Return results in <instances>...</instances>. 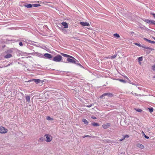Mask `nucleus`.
Here are the masks:
<instances>
[{
  "label": "nucleus",
  "mask_w": 155,
  "mask_h": 155,
  "mask_svg": "<svg viewBox=\"0 0 155 155\" xmlns=\"http://www.w3.org/2000/svg\"><path fill=\"white\" fill-rule=\"evenodd\" d=\"M12 57V54H7L6 55H5L4 58H10Z\"/></svg>",
  "instance_id": "nucleus-12"
},
{
  "label": "nucleus",
  "mask_w": 155,
  "mask_h": 155,
  "mask_svg": "<svg viewBox=\"0 0 155 155\" xmlns=\"http://www.w3.org/2000/svg\"><path fill=\"white\" fill-rule=\"evenodd\" d=\"M80 24L81 25L83 26H90V24L89 23L87 22H80Z\"/></svg>",
  "instance_id": "nucleus-7"
},
{
  "label": "nucleus",
  "mask_w": 155,
  "mask_h": 155,
  "mask_svg": "<svg viewBox=\"0 0 155 155\" xmlns=\"http://www.w3.org/2000/svg\"><path fill=\"white\" fill-rule=\"evenodd\" d=\"M34 81L37 84L39 83L40 81V80L39 79H34Z\"/></svg>",
  "instance_id": "nucleus-17"
},
{
  "label": "nucleus",
  "mask_w": 155,
  "mask_h": 155,
  "mask_svg": "<svg viewBox=\"0 0 155 155\" xmlns=\"http://www.w3.org/2000/svg\"><path fill=\"white\" fill-rule=\"evenodd\" d=\"M94 105V104H91L89 105H86V106H85L86 107H92V106H93Z\"/></svg>",
  "instance_id": "nucleus-28"
},
{
  "label": "nucleus",
  "mask_w": 155,
  "mask_h": 155,
  "mask_svg": "<svg viewBox=\"0 0 155 155\" xmlns=\"http://www.w3.org/2000/svg\"><path fill=\"white\" fill-rule=\"evenodd\" d=\"M63 26H64L65 28H68V25L67 23L65 22H63L61 23Z\"/></svg>",
  "instance_id": "nucleus-10"
},
{
  "label": "nucleus",
  "mask_w": 155,
  "mask_h": 155,
  "mask_svg": "<svg viewBox=\"0 0 155 155\" xmlns=\"http://www.w3.org/2000/svg\"><path fill=\"white\" fill-rule=\"evenodd\" d=\"M117 80L121 82H122L124 83H126V81L125 80L121 79H117Z\"/></svg>",
  "instance_id": "nucleus-18"
},
{
  "label": "nucleus",
  "mask_w": 155,
  "mask_h": 155,
  "mask_svg": "<svg viewBox=\"0 0 155 155\" xmlns=\"http://www.w3.org/2000/svg\"><path fill=\"white\" fill-rule=\"evenodd\" d=\"M82 121L84 123L86 124H88V122L85 119H83L82 120Z\"/></svg>",
  "instance_id": "nucleus-16"
},
{
  "label": "nucleus",
  "mask_w": 155,
  "mask_h": 155,
  "mask_svg": "<svg viewBox=\"0 0 155 155\" xmlns=\"http://www.w3.org/2000/svg\"><path fill=\"white\" fill-rule=\"evenodd\" d=\"M125 136H124L123 137V138H122V139L124 140L125 139Z\"/></svg>",
  "instance_id": "nucleus-46"
},
{
  "label": "nucleus",
  "mask_w": 155,
  "mask_h": 155,
  "mask_svg": "<svg viewBox=\"0 0 155 155\" xmlns=\"http://www.w3.org/2000/svg\"><path fill=\"white\" fill-rule=\"evenodd\" d=\"M144 39L145 40V41H147V42H149V43H151L152 41H151V40H148V39H147V38H144Z\"/></svg>",
  "instance_id": "nucleus-22"
},
{
  "label": "nucleus",
  "mask_w": 155,
  "mask_h": 155,
  "mask_svg": "<svg viewBox=\"0 0 155 155\" xmlns=\"http://www.w3.org/2000/svg\"><path fill=\"white\" fill-rule=\"evenodd\" d=\"M134 32H132H132H130V34H134Z\"/></svg>",
  "instance_id": "nucleus-43"
},
{
  "label": "nucleus",
  "mask_w": 155,
  "mask_h": 155,
  "mask_svg": "<svg viewBox=\"0 0 155 155\" xmlns=\"http://www.w3.org/2000/svg\"><path fill=\"white\" fill-rule=\"evenodd\" d=\"M33 6L34 7H37L38 6H40L41 5L40 4H33Z\"/></svg>",
  "instance_id": "nucleus-24"
},
{
  "label": "nucleus",
  "mask_w": 155,
  "mask_h": 155,
  "mask_svg": "<svg viewBox=\"0 0 155 155\" xmlns=\"http://www.w3.org/2000/svg\"><path fill=\"white\" fill-rule=\"evenodd\" d=\"M67 61L68 62L76 64L77 65H81L79 63V62L74 57L73 58H68L67 59Z\"/></svg>",
  "instance_id": "nucleus-1"
},
{
  "label": "nucleus",
  "mask_w": 155,
  "mask_h": 155,
  "mask_svg": "<svg viewBox=\"0 0 155 155\" xmlns=\"http://www.w3.org/2000/svg\"><path fill=\"white\" fill-rule=\"evenodd\" d=\"M123 140L122 139H120V140H119V141H122Z\"/></svg>",
  "instance_id": "nucleus-44"
},
{
  "label": "nucleus",
  "mask_w": 155,
  "mask_h": 155,
  "mask_svg": "<svg viewBox=\"0 0 155 155\" xmlns=\"http://www.w3.org/2000/svg\"><path fill=\"white\" fill-rule=\"evenodd\" d=\"M8 130L2 126L0 127V133L5 134L7 132Z\"/></svg>",
  "instance_id": "nucleus-3"
},
{
  "label": "nucleus",
  "mask_w": 155,
  "mask_h": 155,
  "mask_svg": "<svg viewBox=\"0 0 155 155\" xmlns=\"http://www.w3.org/2000/svg\"><path fill=\"white\" fill-rule=\"evenodd\" d=\"M136 111L138 112H141L142 111V110L140 109H138L136 110Z\"/></svg>",
  "instance_id": "nucleus-32"
},
{
  "label": "nucleus",
  "mask_w": 155,
  "mask_h": 155,
  "mask_svg": "<svg viewBox=\"0 0 155 155\" xmlns=\"http://www.w3.org/2000/svg\"><path fill=\"white\" fill-rule=\"evenodd\" d=\"M88 28V29H90V28Z\"/></svg>",
  "instance_id": "nucleus-47"
},
{
  "label": "nucleus",
  "mask_w": 155,
  "mask_h": 155,
  "mask_svg": "<svg viewBox=\"0 0 155 155\" xmlns=\"http://www.w3.org/2000/svg\"><path fill=\"white\" fill-rule=\"evenodd\" d=\"M91 136H90L89 135H85V136H83V138H84L85 137H90Z\"/></svg>",
  "instance_id": "nucleus-33"
},
{
  "label": "nucleus",
  "mask_w": 155,
  "mask_h": 155,
  "mask_svg": "<svg viewBox=\"0 0 155 155\" xmlns=\"http://www.w3.org/2000/svg\"><path fill=\"white\" fill-rule=\"evenodd\" d=\"M44 56L48 59H50L52 58V56L50 54L45 53L44 55Z\"/></svg>",
  "instance_id": "nucleus-6"
},
{
  "label": "nucleus",
  "mask_w": 155,
  "mask_h": 155,
  "mask_svg": "<svg viewBox=\"0 0 155 155\" xmlns=\"http://www.w3.org/2000/svg\"><path fill=\"white\" fill-rule=\"evenodd\" d=\"M135 45H137V46H138L139 47L140 46V45L139 44H138V43H135Z\"/></svg>",
  "instance_id": "nucleus-40"
},
{
  "label": "nucleus",
  "mask_w": 155,
  "mask_h": 155,
  "mask_svg": "<svg viewBox=\"0 0 155 155\" xmlns=\"http://www.w3.org/2000/svg\"><path fill=\"white\" fill-rule=\"evenodd\" d=\"M143 48H145L148 49H149V50H153V49H152L151 48H150L149 47H143Z\"/></svg>",
  "instance_id": "nucleus-26"
},
{
  "label": "nucleus",
  "mask_w": 155,
  "mask_h": 155,
  "mask_svg": "<svg viewBox=\"0 0 155 155\" xmlns=\"http://www.w3.org/2000/svg\"><path fill=\"white\" fill-rule=\"evenodd\" d=\"M139 61H142L143 60V58L142 57H139L138 58Z\"/></svg>",
  "instance_id": "nucleus-29"
},
{
  "label": "nucleus",
  "mask_w": 155,
  "mask_h": 155,
  "mask_svg": "<svg viewBox=\"0 0 155 155\" xmlns=\"http://www.w3.org/2000/svg\"><path fill=\"white\" fill-rule=\"evenodd\" d=\"M148 109L149 110V111L151 113L153 111V108H148Z\"/></svg>",
  "instance_id": "nucleus-23"
},
{
  "label": "nucleus",
  "mask_w": 155,
  "mask_h": 155,
  "mask_svg": "<svg viewBox=\"0 0 155 155\" xmlns=\"http://www.w3.org/2000/svg\"><path fill=\"white\" fill-rule=\"evenodd\" d=\"M114 36L115 37L118 38L120 37L119 35L117 33L114 34Z\"/></svg>",
  "instance_id": "nucleus-20"
},
{
  "label": "nucleus",
  "mask_w": 155,
  "mask_h": 155,
  "mask_svg": "<svg viewBox=\"0 0 155 155\" xmlns=\"http://www.w3.org/2000/svg\"><path fill=\"white\" fill-rule=\"evenodd\" d=\"M92 125L94 126H99V124L97 123H95V122H93L92 123Z\"/></svg>",
  "instance_id": "nucleus-19"
},
{
  "label": "nucleus",
  "mask_w": 155,
  "mask_h": 155,
  "mask_svg": "<svg viewBox=\"0 0 155 155\" xmlns=\"http://www.w3.org/2000/svg\"><path fill=\"white\" fill-rule=\"evenodd\" d=\"M107 96L109 97H112L113 96V94L111 93H105L103 94L100 97L101 98L103 96Z\"/></svg>",
  "instance_id": "nucleus-5"
},
{
  "label": "nucleus",
  "mask_w": 155,
  "mask_h": 155,
  "mask_svg": "<svg viewBox=\"0 0 155 155\" xmlns=\"http://www.w3.org/2000/svg\"><path fill=\"white\" fill-rule=\"evenodd\" d=\"M61 54L64 57H65L69 58H74V57H73L67 54H66L62 53H61Z\"/></svg>",
  "instance_id": "nucleus-8"
},
{
  "label": "nucleus",
  "mask_w": 155,
  "mask_h": 155,
  "mask_svg": "<svg viewBox=\"0 0 155 155\" xmlns=\"http://www.w3.org/2000/svg\"><path fill=\"white\" fill-rule=\"evenodd\" d=\"M33 6V5H32L31 4H29L27 5H25V7H27V8H31Z\"/></svg>",
  "instance_id": "nucleus-13"
},
{
  "label": "nucleus",
  "mask_w": 155,
  "mask_h": 155,
  "mask_svg": "<svg viewBox=\"0 0 155 155\" xmlns=\"http://www.w3.org/2000/svg\"><path fill=\"white\" fill-rule=\"evenodd\" d=\"M43 140V138L42 137H41L39 139V142H42Z\"/></svg>",
  "instance_id": "nucleus-30"
},
{
  "label": "nucleus",
  "mask_w": 155,
  "mask_h": 155,
  "mask_svg": "<svg viewBox=\"0 0 155 155\" xmlns=\"http://www.w3.org/2000/svg\"><path fill=\"white\" fill-rule=\"evenodd\" d=\"M19 45L20 46H23V44H22V42H19Z\"/></svg>",
  "instance_id": "nucleus-35"
},
{
  "label": "nucleus",
  "mask_w": 155,
  "mask_h": 155,
  "mask_svg": "<svg viewBox=\"0 0 155 155\" xmlns=\"http://www.w3.org/2000/svg\"><path fill=\"white\" fill-rule=\"evenodd\" d=\"M34 81V79H32V80H29L28 82H31V81Z\"/></svg>",
  "instance_id": "nucleus-41"
},
{
  "label": "nucleus",
  "mask_w": 155,
  "mask_h": 155,
  "mask_svg": "<svg viewBox=\"0 0 155 155\" xmlns=\"http://www.w3.org/2000/svg\"><path fill=\"white\" fill-rule=\"evenodd\" d=\"M151 43L155 44V42L154 41H152V42H151Z\"/></svg>",
  "instance_id": "nucleus-42"
},
{
  "label": "nucleus",
  "mask_w": 155,
  "mask_h": 155,
  "mask_svg": "<svg viewBox=\"0 0 155 155\" xmlns=\"http://www.w3.org/2000/svg\"><path fill=\"white\" fill-rule=\"evenodd\" d=\"M91 118L93 119H96L97 118L95 117H92Z\"/></svg>",
  "instance_id": "nucleus-37"
},
{
  "label": "nucleus",
  "mask_w": 155,
  "mask_h": 155,
  "mask_svg": "<svg viewBox=\"0 0 155 155\" xmlns=\"http://www.w3.org/2000/svg\"><path fill=\"white\" fill-rule=\"evenodd\" d=\"M46 119L48 120H53V118L50 117L49 116H48L47 117Z\"/></svg>",
  "instance_id": "nucleus-21"
},
{
  "label": "nucleus",
  "mask_w": 155,
  "mask_h": 155,
  "mask_svg": "<svg viewBox=\"0 0 155 155\" xmlns=\"http://www.w3.org/2000/svg\"><path fill=\"white\" fill-rule=\"evenodd\" d=\"M143 21L145 22H146L148 23V24H150V22L151 21V20L148 19H144L143 20Z\"/></svg>",
  "instance_id": "nucleus-14"
},
{
  "label": "nucleus",
  "mask_w": 155,
  "mask_h": 155,
  "mask_svg": "<svg viewBox=\"0 0 155 155\" xmlns=\"http://www.w3.org/2000/svg\"><path fill=\"white\" fill-rule=\"evenodd\" d=\"M110 126V123H107L106 124H103L102 125L104 129H106Z\"/></svg>",
  "instance_id": "nucleus-9"
},
{
  "label": "nucleus",
  "mask_w": 155,
  "mask_h": 155,
  "mask_svg": "<svg viewBox=\"0 0 155 155\" xmlns=\"http://www.w3.org/2000/svg\"><path fill=\"white\" fill-rule=\"evenodd\" d=\"M151 15H153V17L155 19V13H151Z\"/></svg>",
  "instance_id": "nucleus-34"
},
{
  "label": "nucleus",
  "mask_w": 155,
  "mask_h": 155,
  "mask_svg": "<svg viewBox=\"0 0 155 155\" xmlns=\"http://www.w3.org/2000/svg\"><path fill=\"white\" fill-rule=\"evenodd\" d=\"M137 146L141 149H143L144 148V147L143 145L140 143L137 144Z\"/></svg>",
  "instance_id": "nucleus-11"
},
{
  "label": "nucleus",
  "mask_w": 155,
  "mask_h": 155,
  "mask_svg": "<svg viewBox=\"0 0 155 155\" xmlns=\"http://www.w3.org/2000/svg\"><path fill=\"white\" fill-rule=\"evenodd\" d=\"M150 24H153L155 25V21L153 20H151Z\"/></svg>",
  "instance_id": "nucleus-25"
},
{
  "label": "nucleus",
  "mask_w": 155,
  "mask_h": 155,
  "mask_svg": "<svg viewBox=\"0 0 155 155\" xmlns=\"http://www.w3.org/2000/svg\"><path fill=\"white\" fill-rule=\"evenodd\" d=\"M116 55H114L111 56L110 57V59H114V58H116Z\"/></svg>",
  "instance_id": "nucleus-27"
},
{
  "label": "nucleus",
  "mask_w": 155,
  "mask_h": 155,
  "mask_svg": "<svg viewBox=\"0 0 155 155\" xmlns=\"http://www.w3.org/2000/svg\"><path fill=\"white\" fill-rule=\"evenodd\" d=\"M144 137L145 138H147V139H148L149 138V137L147 136L146 135H145V136H144Z\"/></svg>",
  "instance_id": "nucleus-39"
},
{
  "label": "nucleus",
  "mask_w": 155,
  "mask_h": 155,
  "mask_svg": "<svg viewBox=\"0 0 155 155\" xmlns=\"http://www.w3.org/2000/svg\"><path fill=\"white\" fill-rule=\"evenodd\" d=\"M30 98V97L29 96H26V99L27 102H29Z\"/></svg>",
  "instance_id": "nucleus-15"
},
{
  "label": "nucleus",
  "mask_w": 155,
  "mask_h": 155,
  "mask_svg": "<svg viewBox=\"0 0 155 155\" xmlns=\"http://www.w3.org/2000/svg\"><path fill=\"white\" fill-rule=\"evenodd\" d=\"M152 38L155 40V37H153Z\"/></svg>",
  "instance_id": "nucleus-45"
},
{
  "label": "nucleus",
  "mask_w": 155,
  "mask_h": 155,
  "mask_svg": "<svg viewBox=\"0 0 155 155\" xmlns=\"http://www.w3.org/2000/svg\"><path fill=\"white\" fill-rule=\"evenodd\" d=\"M7 51L9 53H12V51L11 50H9Z\"/></svg>",
  "instance_id": "nucleus-36"
},
{
  "label": "nucleus",
  "mask_w": 155,
  "mask_h": 155,
  "mask_svg": "<svg viewBox=\"0 0 155 155\" xmlns=\"http://www.w3.org/2000/svg\"><path fill=\"white\" fill-rule=\"evenodd\" d=\"M62 59V56L58 54L53 58V60L55 62H59L61 61Z\"/></svg>",
  "instance_id": "nucleus-2"
},
{
  "label": "nucleus",
  "mask_w": 155,
  "mask_h": 155,
  "mask_svg": "<svg viewBox=\"0 0 155 155\" xmlns=\"http://www.w3.org/2000/svg\"><path fill=\"white\" fill-rule=\"evenodd\" d=\"M152 69L153 71H155V64L152 66Z\"/></svg>",
  "instance_id": "nucleus-31"
},
{
  "label": "nucleus",
  "mask_w": 155,
  "mask_h": 155,
  "mask_svg": "<svg viewBox=\"0 0 155 155\" xmlns=\"http://www.w3.org/2000/svg\"><path fill=\"white\" fill-rule=\"evenodd\" d=\"M45 136L46 137V141L47 142H50L52 140V136L48 134H46Z\"/></svg>",
  "instance_id": "nucleus-4"
},
{
  "label": "nucleus",
  "mask_w": 155,
  "mask_h": 155,
  "mask_svg": "<svg viewBox=\"0 0 155 155\" xmlns=\"http://www.w3.org/2000/svg\"><path fill=\"white\" fill-rule=\"evenodd\" d=\"M125 137H129V136L128 135H127V134H126L125 136Z\"/></svg>",
  "instance_id": "nucleus-38"
}]
</instances>
